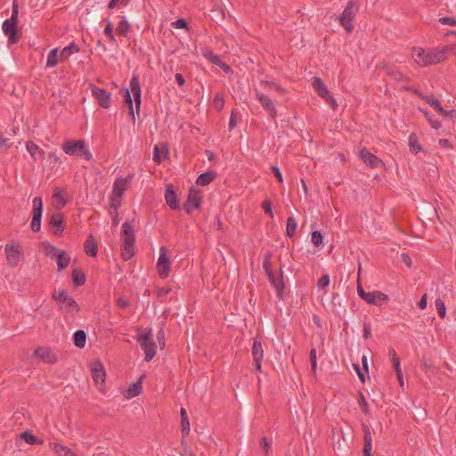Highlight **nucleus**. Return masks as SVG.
<instances>
[{"mask_svg": "<svg viewBox=\"0 0 456 456\" xmlns=\"http://www.w3.org/2000/svg\"><path fill=\"white\" fill-rule=\"evenodd\" d=\"M120 94H122L123 104L127 106L131 120L133 121V123H134L135 115H134V104H133L131 94H133V96L134 99L136 112L139 113L140 107H141V100H142L141 85H140L139 77L137 75H134L130 80V89L122 88L120 90Z\"/></svg>", "mask_w": 456, "mask_h": 456, "instance_id": "1", "label": "nucleus"}, {"mask_svg": "<svg viewBox=\"0 0 456 456\" xmlns=\"http://www.w3.org/2000/svg\"><path fill=\"white\" fill-rule=\"evenodd\" d=\"M411 56L416 64L421 67L436 65L445 61L443 47L428 50L422 47H413L411 50Z\"/></svg>", "mask_w": 456, "mask_h": 456, "instance_id": "2", "label": "nucleus"}, {"mask_svg": "<svg viewBox=\"0 0 456 456\" xmlns=\"http://www.w3.org/2000/svg\"><path fill=\"white\" fill-rule=\"evenodd\" d=\"M121 256L125 261H127L134 255L135 232L132 222L126 220L121 229Z\"/></svg>", "mask_w": 456, "mask_h": 456, "instance_id": "3", "label": "nucleus"}, {"mask_svg": "<svg viewBox=\"0 0 456 456\" xmlns=\"http://www.w3.org/2000/svg\"><path fill=\"white\" fill-rule=\"evenodd\" d=\"M62 150L69 156L81 158L86 161L93 159V155L84 140H66L62 143Z\"/></svg>", "mask_w": 456, "mask_h": 456, "instance_id": "4", "label": "nucleus"}, {"mask_svg": "<svg viewBox=\"0 0 456 456\" xmlns=\"http://www.w3.org/2000/svg\"><path fill=\"white\" fill-rule=\"evenodd\" d=\"M136 341L145 353L144 360L150 362L156 355V344L152 340L151 330L137 334Z\"/></svg>", "mask_w": 456, "mask_h": 456, "instance_id": "5", "label": "nucleus"}, {"mask_svg": "<svg viewBox=\"0 0 456 456\" xmlns=\"http://www.w3.org/2000/svg\"><path fill=\"white\" fill-rule=\"evenodd\" d=\"M359 10V5L355 1H349L342 14L339 16V23L345 28L346 33L351 34L354 29L352 20Z\"/></svg>", "mask_w": 456, "mask_h": 456, "instance_id": "6", "label": "nucleus"}, {"mask_svg": "<svg viewBox=\"0 0 456 456\" xmlns=\"http://www.w3.org/2000/svg\"><path fill=\"white\" fill-rule=\"evenodd\" d=\"M7 264L16 267L23 259V248L19 243L6 244L4 247Z\"/></svg>", "mask_w": 456, "mask_h": 456, "instance_id": "7", "label": "nucleus"}, {"mask_svg": "<svg viewBox=\"0 0 456 456\" xmlns=\"http://www.w3.org/2000/svg\"><path fill=\"white\" fill-rule=\"evenodd\" d=\"M53 297L59 303L62 304L66 311L68 312H77L79 310L78 305L76 300L69 297L67 291L64 289H61L58 291H54L53 294Z\"/></svg>", "mask_w": 456, "mask_h": 456, "instance_id": "8", "label": "nucleus"}, {"mask_svg": "<svg viewBox=\"0 0 456 456\" xmlns=\"http://www.w3.org/2000/svg\"><path fill=\"white\" fill-rule=\"evenodd\" d=\"M90 370L94 382L99 387L100 390L103 391L106 378L104 366L100 361H94L91 363Z\"/></svg>", "mask_w": 456, "mask_h": 456, "instance_id": "9", "label": "nucleus"}, {"mask_svg": "<svg viewBox=\"0 0 456 456\" xmlns=\"http://www.w3.org/2000/svg\"><path fill=\"white\" fill-rule=\"evenodd\" d=\"M33 216L31 221V230L35 232H38L41 229V219L43 214V200L40 197L33 199Z\"/></svg>", "mask_w": 456, "mask_h": 456, "instance_id": "10", "label": "nucleus"}, {"mask_svg": "<svg viewBox=\"0 0 456 456\" xmlns=\"http://www.w3.org/2000/svg\"><path fill=\"white\" fill-rule=\"evenodd\" d=\"M47 255H51L52 257L56 259L59 271L67 268L70 263L69 255L66 251L56 248L55 246H49Z\"/></svg>", "mask_w": 456, "mask_h": 456, "instance_id": "11", "label": "nucleus"}, {"mask_svg": "<svg viewBox=\"0 0 456 456\" xmlns=\"http://www.w3.org/2000/svg\"><path fill=\"white\" fill-rule=\"evenodd\" d=\"M91 92L102 108L109 109L110 107L111 94L106 89L92 86Z\"/></svg>", "mask_w": 456, "mask_h": 456, "instance_id": "12", "label": "nucleus"}, {"mask_svg": "<svg viewBox=\"0 0 456 456\" xmlns=\"http://www.w3.org/2000/svg\"><path fill=\"white\" fill-rule=\"evenodd\" d=\"M167 248L161 247L159 250V256L157 262L159 274L161 278H167L170 273V261L167 256Z\"/></svg>", "mask_w": 456, "mask_h": 456, "instance_id": "13", "label": "nucleus"}, {"mask_svg": "<svg viewBox=\"0 0 456 456\" xmlns=\"http://www.w3.org/2000/svg\"><path fill=\"white\" fill-rule=\"evenodd\" d=\"M256 97L261 103L264 110L269 114V116L272 118H275L277 116V110L273 100L269 96L260 93L257 90H256Z\"/></svg>", "mask_w": 456, "mask_h": 456, "instance_id": "14", "label": "nucleus"}, {"mask_svg": "<svg viewBox=\"0 0 456 456\" xmlns=\"http://www.w3.org/2000/svg\"><path fill=\"white\" fill-rule=\"evenodd\" d=\"M17 24L15 20H5L3 23V31L8 37L11 44H15L19 40L17 37Z\"/></svg>", "mask_w": 456, "mask_h": 456, "instance_id": "15", "label": "nucleus"}, {"mask_svg": "<svg viewBox=\"0 0 456 456\" xmlns=\"http://www.w3.org/2000/svg\"><path fill=\"white\" fill-rule=\"evenodd\" d=\"M359 157L371 168H376L382 164V161L376 155L370 152L365 147L359 151Z\"/></svg>", "mask_w": 456, "mask_h": 456, "instance_id": "16", "label": "nucleus"}, {"mask_svg": "<svg viewBox=\"0 0 456 456\" xmlns=\"http://www.w3.org/2000/svg\"><path fill=\"white\" fill-rule=\"evenodd\" d=\"M201 203V196L198 191H190L187 200L184 204V210L187 213L192 212L194 209L200 208Z\"/></svg>", "mask_w": 456, "mask_h": 456, "instance_id": "17", "label": "nucleus"}, {"mask_svg": "<svg viewBox=\"0 0 456 456\" xmlns=\"http://www.w3.org/2000/svg\"><path fill=\"white\" fill-rule=\"evenodd\" d=\"M267 276H268V279H269L270 282L272 283V285L275 288V289L277 291V296L280 298H282L283 297L282 291L284 289L282 268L281 267L279 276H276L273 273H269Z\"/></svg>", "mask_w": 456, "mask_h": 456, "instance_id": "18", "label": "nucleus"}, {"mask_svg": "<svg viewBox=\"0 0 456 456\" xmlns=\"http://www.w3.org/2000/svg\"><path fill=\"white\" fill-rule=\"evenodd\" d=\"M63 216L61 213H53L49 221V224L54 228L53 234L61 235L64 231Z\"/></svg>", "mask_w": 456, "mask_h": 456, "instance_id": "19", "label": "nucleus"}, {"mask_svg": "<svg viewBox=\"0 0 456 456\" xmlns=\"http://www.w3.org/2000/svg\"><path fill=\"white\" fill-rule=\"evenodd\" d=\"M133 176V175H128L126 178L117 179L113 184L111 193L123 196Z\"/></svg>", "mask_w": 456, "mask_h": 456, "instance_id": "20", "label": "nucleus"}, {"mask_svg": "<svg viewBox=\"0 0 456 456\" xmlns=\"http://www.w3.org/2000/svg\"><path fill=\"white\" fill-rule=\"evenodd\" d=\"M35 355L46 363H54L57 359L48 347L39 346L35 350Z\"/></svg>", "mask_w": 456, "mask_h": 456, "instance_id": "21", "label": "nucleus"}, {"mask_svg": "<svg viewBox=\"0 0 456 456\" xmlns=\"http://www.w3.org/2000/svg\"><path fill=\"white\" fill-rule=\"evenodd\" d=\"M26 148L35 161L43 160L45 159V153L44 150L32 141L27 142Z\"/></svg>", "mask_w": 456, "mask_h": 456, "instance_id": "22", "label": "nucleus"}, {"mask_svg": "<svg viewBox=\"0 0 456 456\" xmlns=\"http://www.w3.org/2000/svg\"><path fill=\"white\" fill-rule=\"evenodd\" d=\"M165 200L171 209H177L179 208L176 193L175 192L174 187L171 184L167 185Z\"/></svg>", "mask_w": 456, "mask_h": 456, "instance_id": "23", "label": "nucleus"}, {"mask_svg": "<svg viewBox=\"0 0 456 456\" xmlns=\"http://www.w3.org/2000/svg\"><path fill=\"white\" fill-rule=\"evenodd\" d=\"M363 300L371 305H379L381 301H387L388 296L381 291L376 290L368 292Z\"/></svg>", "mask_w": 456, "mask_h": 456, "instance_id": "24", "label": "nucleus"}, {"mask_svg": "<svg viewBox=\"0 0 456 456\" xmlns=\"http://www.w3.org/2000/svg\"><path fill=\"white\" fill-rule=\"evenodd\" d=\"M142 378L135 383L130 384L127 389L123 392V395L126 399L134 398L142 393Z\"/></svg>", "mask_w": 456, "mask_h": 456, "instance_id": "25", "label": "nucleus"}, {"mask_svg": "<svg viewBox=\"0 0 456 456\" xmlns=\"http://www.w3.org/2000/svg\"><path fill=\"white\" fill-rule=\"evenodd\" d=\"M363 433H364V444H363V455L364 456H371L372 451V437L370 429L367 425H363Z\"/></svg>", "mask_w": 456, "mask_h": 456, "instance_id": "26", "label": "nucleus"}, {"mask_svg": "<svg viewBox=\"0 0 456 456\" xmlns=\"http://www.w3.org/2000/svg\"><path fill=\"white\" fill-rule=\"evenodd\" d=\"M84 249L86 255L95 257L98 252V245L93 237V235H89L85 241Z\"/></svg>", "mask_w": 456, "mask_h": 456, "instance_id": "27", "label": "nucleus"}, {"mask_svg": "<svg viewBox=\"0 0 456 456\" xmlns=\"http://www.w3.org/2000/svg\"><path fill=\"white\" fill-rule=\"evenodd\" d=\"M312 86L314 89V91L317 93V94L324 99L329 94V90L327 86L323 84L322 80L319 77H314L313 78Z\"/></svg>", "mask_w": 456, "mask_h": 456, "instance_id": "28", "label": "nucleus"}, {"mask_svg": "<svg viewBox=\"0 0 456 456\" xmlns=\"http://www.w3.org/2000/svg\"><path fill=\"white\" fill-rule=\"evenodd\" d=\"M216 177V174L214 171L205 172L197 178L196 183L200 186H207Z\"/></svg>", "mask_w": 456, "mask_h": 456, "instance_id": "29", "label": "nucleus"}, {"mask_svg": "<svg viewBox=\"0 0 456 456\" xmlns=\"http://www.w3.org/2000/svg\"><path fill=\"white\" fill-rule=\"evenodd\" d=\"M79 47L76 43H71L68 46L64 47L60 54V61H63L69 59L73 53H78Z\"/></svg>", "mask_w": 456, "mask_h": 456, "instance_id": "30", "label": "nucleus"}, {"mask_svg": "<svg viewBox=\"0 0 456 456\" xmlns=\"http://www.w3.org/2000/svg\"><path fill=\"white\" fill-rule=\"evenodd\" d=\"M252 356H253L254 362L262 361L263 357H264V350H263L262 343L257 339H254V342H253Z\"/></svg>", "mask_w": 456, "mask_h": 456, "instance_id": "31", "label": "nucleus"}, {"mask_svg": "<svg viewBox=\"0 0 456 456\" xmlns=\"http://www.w3.org/2000/svg\"><path fill=\"white\" fill-rule=\"evenodd\" d=\"M20 439H22L23 441H25L28 444H43V443H44L43 440H41L37 436H34L29 431L22 432L20 435Z\"/></svg>", "mask_w": 456, "mask_h": 456, "instance_id": "32", "label": "nucleus"}, {"mask_svg": "<svg viewBox=\"0 0 456 456\" xmlns=\"http://www.w3.org/2000/svg\"><path fill=\"white\" fill-rule=\"evenodd\" d=\"M130 28H131V25L129 24V22L127 21L126 17H122L120 21L118 24L116 30L119 36L126 37Z\"/></svg>", "mask_w": 456, "mask_h": 456, "instance_id": "33", "label": "nucleus"}, {"mask_svg": "<svg viewBox=\"0 0 456 456\" xmlns=\"http://www.w3.org/2000/svg\"><path fill=\"white\" fill-rule=\"evenodd\" d=\"M409 147H410V151L413 154H417L422 151V147L418 141L416 134H414V133L411 134L409 136Z\"/></svg>", "mask_w": 456, "mask_h": 456, "instance_id": "34", "label": "nucleus"}, {"mask_svg": "<svg viewBox=\"0 0 456 456\" xmlns=\"http://www.w3.org/2000/svg\"><path fill=\"white\" fill-rule=\"evenodd\" d=\"M161 152L167 154L168 150L166 144H162L161 147L155 145L153 149V161L157 164L162 162Z\"/></svg>", "mask_w": 456, "mask_h": 456, "instance_id": "35", "label": "nucleus"}, {"mask_svg": "<svg viewBox=\"0 0 456 456\" xmlns=\"http://www.w3.org/2000/svg\"><path fill=\"white\" fill-rule=\"evenodd\" d=\"M74 344L78 348H83L86 342V334L84 330H77L74 333Z\"/></svg>", "mask_w": 456, "mask_h": 456, "instance_id": "36", "label": "nucleus"}, {"mask_svg": "<svg viewBox=\"0 0 456 456\" xmlns=\"http://www.w3.org/2000/svg\"><path fill=\"white\" fill-rule=\"evenodd\" d=\"M297 227V222L294 216H289L287 219L286 224V235L289 238H292L295 235L296 230Z\"/></svg>", "mask_w": 456, "mask_h": 456, "instance_id": "37", "label": "nucleus"}, {"mask_svg": "<svg viewBox=\"0 0 456 456\" xmlns=\"http://www.w3.org/2000/svg\"><path fill=\"white\" fill-rule=\"evenodd\" d=\"M72 281L75 286H82L86 282V275L79 269H74L72 272Z\"/></svg>", "mask_w": 456, "mask_h": 456, "instance_id": "38", "label": "nucleus"}, {"mask_svg": "<svg viewBox=\"0 0 456 456\" xmlns=\"http://www.w3.org/2000/svg\"><path fill=\"white\" fill-rule=\"evenodd\" d=\"M181 430L183 435H188L190 432V422L185 409H181Z\"/></svg>", "mask_w": 456, "mask_h": 456, "instance_id": "39", "label": "nucleus"}, {"mask_svg": "<svg viewBox=\"0 0 456 456\" xmlns=\"http://www.w3.org/2000/svg\"><path fill=\"white\" fill-rule=\"evenodd\" d=\"M58 49H52L47 55L46 67L53 68L58 64Z\"/></svg>", "mask_w": 456, "mask_h": 456, "instance_id": "40", "label": "nucleus"}, {"mask_svg": "<svg viewBox=\"0 0 456 456\" xmlns=\"http://www.w3.org/2000/svg\"><path fill=\"white\" fill-rule=\"evenodd\" d=\"M122 198L123 196L111 193L110 197L109 209H118V208L121 206Z\"/></svg>", "mask_w": 456, "mask_h": 456, "instance_id": "41", "label": "nucleus"}, {"mask_svg": "<svg viewBox=\"0 0 456 456\" xmlns=\"http://www.w3.org/2000/svg\"><path fill=\"white\" fill-rule=\"evenodd\" d=\"M224 106V99L222 94L216 93L213 100V107L220 111Z\"/></svg>", "mask_w": 456, "mask_h": 456, "instance_id": "42", "label": "nucleus"}, {"mask_svg": "<svg viewBox=\"0 0 456 456\" xmlns=\"http://www.w3.org/2000/svg\"><path fill=\"white\" fill-rule=\"evenodd\" d=\"M404 90L411 91L414 93L416 95H418L420 99L424 100L427 103L430 104L431 100H433L435 97L432 95H426L422 94L419 89L417 88H411V87H403Z\"/></svg>", "mask_w": 456, "mask_h": 456, "instance_id": "43", "label": "nucleus"}, {"mask_svg": "<svg viewBox=\"0 0 456 456\" xmlns=\"http://www.w3.org/2000/svg\"><path fill=\"white\" fill-rule=\"evenodd\" d=\"M261 84L265 86V89L274 90L276 92L284 93L285 90L281 88L278 84L271 81H262Z\"/></svg>", "mask_w": 456, "mask_h": 456, "instance_id": "44", "label": "nucleus"}, {"mask_svg": "<svg viewBox=\"0 0 456 456\" xmlns=\"http://www.w3.org/2000/svg\"><path fill=\"white\" fill-rule=\"evenodd\" d=\"M436 306L437 309L438 315L444 319L446 314V307L444 301L441 298H437L436 300Z\"/></svg>", "mask_w": 456, "mask_h": 456, "instance_id": "45", "label": "nucleus"}, {"mask_svg": "<svg viewBox=\"0 0 456 456\" xmlns=\"http://www.w3.org/2000/svg\"><path fill=\"white\" fill-rule=\"evenodd\" d=\"M263 268H264L266 275H268L269 273H273V270H272V262H271V254L270 253H267L265 256V258H264V261H263Z\"/></svg>", "mask_w": 456, "mask_h": 456, "instance_id": "46", "label": "nucleus"}, {"mask_svg": "<svg viewBox=\"0 0 456 456\" xmlns=\"http://www.w3.org/2000/svg\"><path fill=\"white\" fill-rule=\"evenodd\" d=\"M104 34L109 38V40L110 42H112V43L116 42L115 36L113 34L112 24H111V22L110 20L107 22V25L104 28Z\"/></svg>", "mask_w": 456, "mask_h": 456, "instance_id": "47", "label": "nucleus"}, {"mask_svg": "<svg viewBox=\"0 0 456 456\" xmlns=\"http://www.w3.org/2000/svg\"><path fill=\"white\" fill-rule=\"evenodd\" d=\"M55 449L56 452L61 454V456H77L70 449L65 446L56 445Z\"/></svg>", "mask_w": 456, "mask_h": 456, "instance_id": "48", "label": "nucleus"}, {"mask_svg": "<svg viewBox=\"0 0 456 456\" xmlns=\"http://www.w3.org/2000/svg\"><path fill=\"white\" fill-rule=\"evenodd\" d=\"M388 75L397 81H403L405 79V76L396 69L391 68L388 71Z\"/></svg>", "mask_w": 456, "mask_h": 456, "instance_id": "49", "label": "nucleus"}, {"mask_svg": "<svg viewBox=\"0 0 456 456\" xmlns=\"http://www.w3.org/2000/svg\"><path fill=\"white\" fill-rule=\"evenodd\" d=\"M312 242L316 247H319L322 243V235L319 231L312 232Z\"/></svg>", "mask_w": 456, "mask_h": 456, "instance_id": "50", "label": "nucleus"}, {"mask_svg": "<svg viewBox=\"0 0 456 456\" xmlns=\"http://www.w3.org/2000/svg\"><path fill=\"white\" fill-rule=\"evenodd\" d=\"M312 370L314 372L317 367V357L315 348H312L309 354Z\"/></svg>", "mask_w": 456, "mask_h": 456, "instance_id": "51", "label": "nucleus"}, {"mask_svg": "<svg viewBox=\"0 0 456 456\" xmlns=\"http://www.w3.org/2000/svg\"><path fill=\"white\" fill-rule=\"evenodd\" d=\"M262 208L265 214L269 215L270 217H273V213L272 210V202L270 200L266 199L262 203Z\"/></svg>", "mask_w": 456, "mask_h": 456, "instance_id": "52", "label": "nucleus"}, {"mask_svg": "<svg viewBox=\"0 0 456 456\" xmlns=\"http://www.w3.org/2000/svg\"><path fill=\"white\" fill-rule=\"evenodd\" d=\"M260 447L265 451V456H268L271 449V444L265 436H263L259 441Z\"/></svg>", "mask_w": 456, "mask_h": 456, "instance_id": "53", "label": "nucleus"}, {"mask_svg": "<svg viewBox=\"0 0 456 456\" xmlns=\"http://www.w3.org/2000/svg\"><path fill=\"white\" fill-rule=\"evenodd\" d=\"M330 283V276L328 274L322 275L317 282L319 289H324L326 288Z\"/></svg>", "mask_w": 456, "mask_h": 456, "instance_id": "54", "label": "nucleus"}, {"mask_svg": "<svg viewBox=\"0 0 456 456\" xmlns=\"http://www.w3.org/2000/svg\"><path fill=\"white\" fill-rule=\"evenodd\" d=\"M359 405L364 413H369L368 403L362 393H360Z\"/></svg>", "mask_w": 456, "mask_h": 456, "instance_id": "55", "label": "nucleus"}, {"mask_svg": "<svg viewBox=\"0 0 456 456\" xmlns=\"http://www.w3.org/2000/svg\"><path fill=\"white\" fill-rule=\"evenodd\" d=\"M443 51H444L445 60L447 59L449 53H453L456 55V45H447L443 47Z\"/></svg>", "mask_w": 456, "mask_h": 456, "instance_id": "56", "label": "nucleus"}, {"mask_svg": "<svg viewBox=\"0 0 456 456\" xmlns=\"http://www.w3.org/2000/svg\"><path fill=\"white\" fill-rule=\"evenodd\" d=\"M439 22L444 25L456 26V19L453 17H442L439 19Z\"/></svg>", "mask_w": 456, "mask_h": 456, "instance_id": "57", "label": "nucleus"}, {"mask_svg": "<svg viewBox=\"0 0 456 456\" xmlns=\"http://www.w3.org/2000/svg\"><path fill=\"white\" fill-rule=\"evenodd\" d=\"M10 146L11 143L9 142V139L4 138L2 133H0V150L6 151L10 148Z\"/></svg>", "mask_w": 456, "mask_h": 456, "instance_id": "58", "label": "nucleus"}, {"mask_svg": "<svg viewBox=\"0 0 456 456\" xmlns=\"http://www.w3.org/2000/svg\"><path fill=\"white\" fill-rule=\"evenodd\" d=\"M109 214L112 218V224L114 226H118L119 224L118 211V209H109Z\"/></svg>", "mask_w": 456, "mask_h": 456, "instance_id": "59", "label": "nucleus"}, {"mask_svg": "<svg viewBox=\"0 0 456 456\" xmlns=\"http://www.w3.org/2000/svg\"><path fill=\"white\" fill-rule=\"evenodd\" d=\"M172 25L175 28H187V22L183 18H180L178 20H176L175 21H174L172 23Z\"/></svg>", "mask_w": 456, "mask_h": 456, "instance_id": "60", "label": "nucleus"}, {"mask_svg": "<svg viewBox=\"0 0 456 456\" xmlns=\"http://www.w3.org/2000/svg\"><path fill=\"white\" fill-rule=\"evenodd\" d=\"M325 102L330 105V107L332 108V110H336L338 109V103H337V101L335 100V98L331 95H330V94H328V96H326V98H324Z\"/></svg>", "mask_w": 456, "mask_h": 456, "instance_id": "61", "label": "nucleus"}, {"mask_svg": "<svg viewBox=\"0 0 456 456\" xmlns=\"http://www.w3.org/2000/svg\"><path fill=\"white\" fill-rule=\"evenodd\" d=\"M128 4V0H110L109 2L108 7L110 9H114L118 4L126 5Z\"/></svg>", "mask_w": 456, "mask_h": 456, "instance_id": "62", "label": "nucleus"}, {"mask_svg": "<svg viewBox=\"0 0 456 456\" xmlns=\"http://www.w3.org/2000/svg\"><path fill=\"white\" fill-rule=\"evenodd\" d=\"M371 335V327L370 324L368 322L363 323V338L365 339H369Z\"/></svg>", "mask_w": 456, "mask_h": 456, "instance_id": "63", "label": "nucleus"}, {"mask_svg": "<svg viewBox=\"0 0 456 456\" xmlns=\"http://www.w3.org/2000/svg\"><path fill=\"white\" fill-rule=\"evenodd\" d=\"M439 114L444 116V117H447V118H455L456 119V110H445L443 109V111H440Z\"/></svg>", "mask_w": 456, "mask_h": 456, "instance_id": "64", "label": "nucleus"}]
</instances>
